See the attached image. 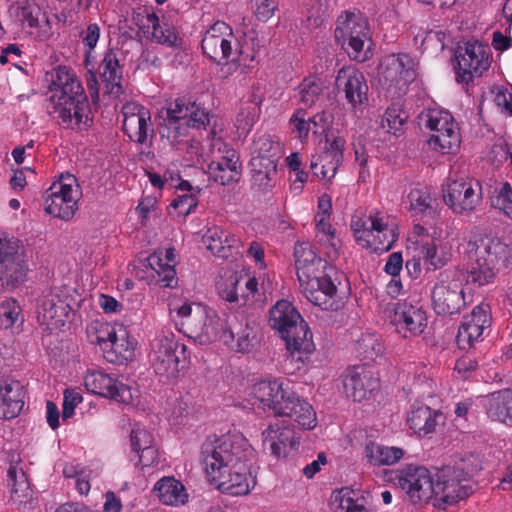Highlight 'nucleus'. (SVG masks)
Here are the masks:
<instances>
[{
    "mask_svg": "<svg viewBox=\"0 0 512 512\" xmlns=\"http://www.w3.org/2000/svg\"><path fill=\"white\" fill-rule=\"evenodd\" d=\"M365 457L374 466H390L396 464L404 456V450L399 447L385 446L373 441L364 448Z\"/></svg>",
    "mask_w": 512,
    "mask_h": 512,
    "instance_id": "44",
    "label": "nucleus"
},
{
    "mask_svg": "<svg viewBox=\"0 0 512 512\" xmlns=\"http://www.w3.org/2000/svg\"><path fill=\"white\" fill-rule=\"evenodd\" d=\"M186 346L177 341L173 332L160 333L151 343L149 354L154 372L169 380L178 376L180 364L187 359Z\"/></svg>",
    "mask_w": 512,
    "mask_h": 512,
    "instance_id": "12",
    "label": "nucleus"
},
{
    "mask_svg": "<svg viewBox=\"0 0 512 512\" xmlns=\"http://www.w3.org/2000/svg\"><path fill=\"white\" fill-rule=\"evenodd\" d=\"M263 446L276 457H285L288 450L296 449L299 437L289 428H281L278 424H270L262 433Z\"/></svg>",
    "mask_w": 512,
    "mask_h": 512,
    "instance_id": "33",
    "label": "nucleus"
},
{
    "mask_svg": "<svg viewBox=\"0 0 512 512\" xmlns=\"http://www.w3.org/2000/svg\"><path fill=\"white\" fill-rule=\"evenodd\" d=\"M490 325V308L481 303L473 308L469 315L464 316L458 329L457 343L461 349H468L478 342Z\"/></svg>",
    "mask_w": 512,
    "mask_h": 512,
    "instance_id": "27",
    "label": "nucleus"
},
{
    "mask_svg": "<svg viewBox=\"0 0 512 512\" xmlns=\"http://www.w3.org/2000/svg\"><path fill=\"white\" fill-rule=\"evenodd\" d=\"M222 341L237 352L249 353L259 343L258 331L255 326L248 323L245 325H230L223 333Z\"/></svg>",
    "mask_w": 512,
    "mask_h": 512,
    "instance_id": "36",
    "label": "nucleus"
},
{
    "mask_svg": "<svg viewBox=\"0 0 512 512\" xmlns=\"http://www.w3.org/2000/svg\"><path fill=\"white\" fill-rule=\"evenodd\" d=\"M331 501L345 512H371L368 500L360 490L344 487L332 494Z\"/></svg>",
    "mask_w": 512,
    "mask_h": 512,
    "instance_id": "45",
    "label": "nucleus"
},
{
    "mask_svg": "<svg viewBox=\"0 0 512 512\" xmlns=\"http://www.w3.org/2000/svg\"><path fill=\"white\" fill-rule=\"evenodd\" d=\"M136 24L145 35L157 43L173 46L178 38L174 29L167 23H160L155 13L148 9H143L136 13Z\"/></svg>",
    "mask_w": 512,
    "mask_h": 512,
    "instance_id": "32",
    "label": "nucleus"
},
{
    "mask_svg": "<svg viewBox=\"0 0 512 512\" xmlns=\"http://www.w3.org/2000/svg\"><path fill=\"white\" fill-rule=\"evenodd\" d=\"M457 471L452 466H446L437 474L435 500L439 507L453 505L471 494L470 481Z\"/></svg>",
    "mask_w": 512,
    "mask_h": 512,
    "instance_id": "20",
    "label": "nucleus"
},
{
    "mask_svg": "<svg viewBox=\"0 0 512 512\" xmlns=\"http://www.w3.org/2000/svg\"><path fill=\"white\" fill-rule=\"evenodd\" d=\"M405 120V112L399 106L393 104L386 109L381 125L387 132L397 135L402 132Z\"/></svg>",
    "mask_w": 512,
    "mask_h": 512,
    "instance_id": "58",
    "label": "nucleus"
},
{
    "mask_svg": "<svg viewBox=\"0 0 512 512\" xmlns=\"http://www.w3.org/2000/svg\"><path fill=\"white\" fill-rule=\"evenodd\" d=\"M431 300L438 315L459 313L466 305L460 273L453 270L441 272L432 288Z\"/></svg>",
    "mask_w": 512,
    "mask_h": 512,
    "instance_id": "15",
    "label": "nucleus"
},
{
    "mask_svg": "<svg viewBox=\"0 0 512 512\" xmlns=\"http://www.w3.org/2000/svg\"><path fill=\"white\" fill-rule=\"evenodd\" d=\"M24 386L17 380L0 379V419L17 417L24 407Z\"/></svg>",
    "mask_w": 512,
    "mask_h": 512,
    "instance_id": "29",
    "label": "nucleus"
},
{
    "mask_svg": "<svg viewBox=\"0 0 512 512\" xmlns=\"http://www.w3.org/2000/svg\"><path fill=\"white\" fill-rule=\"evenodd\" d=\"M269 322L285 341L290 357L296 361L303 363L315 350L307 323L289 301L280 300L271 308Z\"/></svg>",
    "mask_w": 512,
    "mask_h": 512,
    "instance_id": "6",
    "label": "nucleus"
},
{
    "mask_svg": "<svg viewBox=\"0 0 512 512\" xmlns=\"http://www.w3.org/2000/svg\"><path fill=\"white\" fill-rule=\"evenodd\" d=\"M346 140L339 134L330 133L326 135L325 145L321 153L333 156L343 161Z\"/></svg>",
    "mask_w": 512,
    "mask_h": 512,
    "instance_id": "63",
    "label": "nucleus"
},
{
    "mask_svg": "<svg viewBox=\"0 0 512 512\" xmlns=\"http://www.w3.org/2000/svg\"><path fill=\"white\" fill-rule=\"evenodd\" d=\"M261 96H254L250 105L242 108L236 118L237 128L248 132L257 121L260 114Z\"/></svg>",
    "mask_w": 512,
    "mask_h": 512,
    "instance_id": "57",
    "label": "nucleus"
},
{
    "mask_svg": "<svg viewBox=\"0 0 512 512\" xmlns=\"http://www.w3.org/2000/svg\"><path fill=\"white\" fill-rule=\"evenodd\" d=\"M82 195L80 185L72 174H62L45 191L44 211L56 218L68 221L78 210V201Z\"/></svg>",
    "mask_w": 512,
    "mask_h": 512,
    "instance_id": "10",
    "label": "nucleus"
},
{
    "mask_svg": "<svg viewBox=\"0 0 512 512\" xmlns=\"http://www.w3.org/2000/svg\"><path fill=\"white\" fill-rule=\"evenodd\" d=\"M250 166L252 188L261 193L272 190L277 178V163L267 159L252 158Z\"/></svg>",
    "mask_w": 512,
    "mask_h": 512,
    "instance_id": "40",
    "label": "nucleus"
},
{
    "mask_svg": "<svg viewBox=\"0 0 512 512\" xmlns=\"http://www.w3.org/2000/svg\"><path fill=\"white\" fill-rule=\"evenodd\" d=\"M389 317L396 331L405 338L420 335L427 326L425 311L407 301L394 303Z\"/></svg>",
    "mask_w": 512,
    "mask_h": 512,
    "instance_id": "23",
    "label": "nucleus"
},
{
    "mask_svg": "<svg viewBox=\"0 0 512 512\" xmlns=\"http://www.w3.org/2000/svg\"><path fill=\"white\" fill-rule=\"evenodd\" d=\"M102 469L99 465L82 466L76 462H67L63 466L62 474L65 478L75 479V487L80 495H88L91 483L100 477Z\"/></svg>",
    "mask_w": 512,
    "mask_h": 512,
    "instance_id": "37",
    "label": "nucleus"
},
{
    "mask_svg": "<svg viewBox=\"0 0 512 512\" xmlns=\"http://www.w3.org/2000/svg\"><path fill=\"white\" fill-rule=\"evenodd\" d=\"M281 154L282 149L280 143L274 140L270 135L263 134L254 139L252 144V158H259L261 160L267 159L278 163Z\"/></svg>",
    "mask_w": 512,
    "mask_h": 512,
    "instance_id": "47",
    "label": "nucleus"
},
{
    "mask_svg": "<svg viewBox=\"0 0 512 512\" xmlns=\"http://www.w3.org/2000/svg\"><path fill=\"white\" fill-rule=\"evenodd\" d=\"M202 49L204 54L218 63L225 60L244 68L253 67L257 53L247 39H239L232 28L222 21L215 22L204 33Z\"/></svg>",
    "mask_w": 512,
    "mask_h": 512,
    "instance_id": "7",
    "label": "nucleus"
},
{
    "mask_svg": "<svg viewBox=\"0 0 512 512\" xmlns=\"http://www.w3.org/2000/svg\"><path fill=\"white\" fill-rule=\"evenodd\" d=\"M456 60L457 82L468 84L490 67V49L478 41L467 42L458 48Z\"/></svg>",
    "mask_w": 512,
    "mask_h": 512,
    "instance_id": "18",
    "label": "nucleus"
},
{
    "mask_svg": "<svg viewBox=\"0 0 512 512\" xmlns=\"http://www.w3.org/2000/svg\"><path fill=\"white\" fill-rule=\"evenodd\" d=\"M48 110L65 128L81 129L88 126L89 103L75 72L67 66H58L51 75Z\"/></svg>",
    "mask_w": 512,
    "mask_h": 512,
    "instance_id": "2",
    "label": "nucleus"
},
{
    "mask_svg": "<svg viewBox=\"0 0 512 512\" xmlns=\"http://www.w3.org/2000/svg\"><path fill=\"white\" fill-rule=\"evenodd\" d=\"M324 83L319 78H306L298 86L299 102L309 108L323 99Z\"/></svg>",
    "mask_w": 512,
    "mask_h": 512,
    "instance_id": "51",
    "label": "nucleus"
},
{
    "mask_svg": "<svg viewBox=\"0 0 512 512\" xmlns=\"http://www.w3.org/2000/svg\"><path fill=\"white\" fill-rule=\"evenodd\" d=\"M452 467L470 481L471 477L482 470V459L479 455L468 454L457 461Z\"/></svg>",
    "mask_w": 512,
    "mask_h": 512,
    "instance_id": "61",
    "label": "nucleus"
},
{
    "mask_svg": "<svg viewBox=\"0 0 512 512\" xmlns=\"http://www.w3.org/2000/svg\"><path fill=\"white\" fill-rule=\"evenodd\" d=\"M7 476L13 501L23 503L31 498L30 484L21 467L11 464L7 470Z\"/></svg>",
    "mask_w": 512,
    "mask_h": 512,
    "instance_id": "46",
    "label": "nucleus"
},
{
    "mask_svg": "<svg viewBox=\"0 0 512 512\" xmlns=\"http://www.w3.org/2000/svg\"><path fill=\"white\" fill-rule=\"evenodd\" d=\"M123 131L135 143L144 144L153 136L150 111L136 103L127 102L122 107Z\"/></svg>",
    "mask_w": 512,
    "mask_h": 512,
    "instance_id": "24",
    "label": "nucleus"
},
{
    "mask_svg": "<svg viewBox=\"0 0 512 512\" xmlns=\"http://www.w3.org/2000/svg\"><path fill=\"white\" fill-rule=\"evenodd\" d=\"M71 307L56 291H47L38 299L37 319L48 330H57L66 324Z\"/></svg>",
    "mask_w": 512,
    "mask_h": 512,
    "instance_id": "25",
    "label": "nucleus"
},
{
    "mask_svg": "<svg viewBox=\"0 0 512 512\" xmlns=\"http://www.w3.org/2000/svg\"><path fill=\"white\" fill-rule=\"evenodd\" d=\"M100 75L102 79L110 84L112 87L119 88L120 80L122 78V68L119 64L117 52L110 49L108 50L99 66Z\"/></svg>",
    "mask_w": 512,
    "mask_h": 512,
    "instance_id": "53",
    "label": "nucleus"
},
{
    "mask_svg": "<svg viewBox=\"0 0 512 512\" xmlns=\"http://www.w3.org/2000/svg\"><path fill=\"white\" fill-rule=\"evenodd\" d=\"M168 311L176 329L201 345L222 340L227 331L226 321L214 310L181 296L170 298Z\"/></svg>",
    "mask_w": 512,
    "mask_h": 512,
    "instance_id": "4",
    "label": "nucleus"
},
{
    "mask_svg": "<svg viewBox=\"0 0 512 512\" xmlns=\"http://www.w3.org/2000/svg\"><path fill=\"white\" fill-rule=\"evenodd\" d=\"M147 261L149 267L157 274L158 281L164 287H174L177 284L174 248L157 250L147 258Z\"/></svg>",
    "mask_w": 512,
    "mask_h": 512,
    "instance_id": "35",
    "label": "nucleus"
},
{
    "mask_svg": "<svg viewBox=\"0 0 512 512\" xmlns=\"http://www.w3.org/2000/svg\"><path fill=\"white\" fill-rule=\"evenodd\" d=\"M84 385L93 394L129 404L133 400L131 388L118 379L102 372L89 371L84 377Z\"/></svg>",
    "mask_w": 512,
    "mask_h": 512,
    "instance_id": "26",
    "label": "nucleus"
},
{
    "mask_svg": "<svg viewBox=\"0 0 512 512\" xmlns=\"http://www.w3.org/2000/svg\"><path fill=\"white\" fill-rule=\"evenodd\" d=\"M398 484L412 502L427 501L435 496V482L429 470L422 466H408L400 471Z\"/></svg>",
    "mask_w": 512,
    "mask_h": 512,
    "instance_id": "22",
    "label": "nucleus"
},
{
    "mask_svg": "<svg viewBox=\"0 0 512 512\" xmlns=\"http://www.w3.org/2000/svg\"><path fill=\"white\" fill-rule=\"evenodd\" d=\"M485 406L489 419L512 426V389H503L490 394Z\"/></svg>",
    "mask_w": 512,
    "mask_h": 512,
    "instance_id": "38",
    "label": "nucleus"
},
{
    "mask_svg": "<svg viewBox=\"0 0 512 512\" xmlns=\"http://www.w3.org/2000/svg\"><path fill=\"white\" fill-rule=\"evenodd\" d=\"M9 13L22 29H33L39 26L41 9L32 0L12 1Z\"/></svg>",
    "mask_w": 512,
    "mask_h": 512,
    "instance_id": "43",
    "label": "nucleus"
},
{
    "mask_svg": "<svg viewBox=\"0 0 512 512\" xmlns=\"http://www.w3.org/2000/svg\"><path fill=\"white\" fill-rule=\"evenodd\" d=\"M499 271V269L493 268L490 265L488 266L473 259H467L468 282L478 286L492 283Z\"/></svg>",
    "mask_w": 512,
    "mask_h": 512,
    "instance_id": "54",
    "label": "nucleus"
},
{
    "mask_svg": "<svg viewBox=\"0 0 512 512\" xmlns=\"http://www.w3.org/2000/svg\"><path fill=\"white\" fill-rule=\"evenodd\" d=\"M23 321L22 309L15 299H7L0 304V329H7Z\"/></svg>",
    "mask_w": 512,
    "mask_h": 512,
    "instance_id": "56",
    "label": "nucleus"
},
{
    "mask_svg": "<svg viewBox=\"0 0 512 512\" xmlns=\"http://www.w3.org/2000/svg\"><path fill=\"white\" fill-rule=\"evenodd\" d=\"M252 396L259 408L270 410L275 416L289 417L302 429H313L316 426L313 407L280 380L256 383L252 387Z\"/></svg>",
    "mask_w": 512,
    "mask_h": 512,
    "instance_id": "5",
    "label": "nucleus"
},
{
    "mask_svg": "<svg viewBox=\"0 0 512 512\" xmlns=\"http://www.w3.org/2000/svg\"><path fill=\"white\" fill-rule=\"evenodd\" d=\"M356 351L365 360H373L382 352V345L375 334H363L356 341Z\"/></svg>",
    "mask_w": 512,
    "mask_h": 512,
    "instance_id": "59",
    "label": "nucleus"
},
{
    "mask_svg": "<svg viewBox=\"0 0 512 512\" xmlns=\"http://www.w3.org/2000/svg\"><path fill=\"white\" fill-rule=\"evenodd\" d=\"M407 202L413 215H422L433 211L435 198L427 187H415L408 193Z\"/></svg>",
    "mask_w": 512,
    "mask_h": 512,
    "instance_id": "48",
    "label": "nucleus"
},
{
    "mask_svg": "<svg viewBox=\"0 0 512 512\" xmlns=\"http://www.w3.org/2000/svg\"><path fill=\"white\" fill-rule=\"evenodd\" d=\"M317 237L327 247V257L334 260L339 255L340 241L335 237V230L332 228L328 217H315Z\"/></svg>",
    "mask_w": 512,
    "mask_h": 512,
    "instance_id": "49",
    "label": "nucleus"
},
{
    "mask_svg": "<svg viewBox=\"0 0 512 512\" xmlns=\"http://www.w3.org/2000/svg\"><path fill=\"white\" fill-rule=\"evenodd\" d=\"M27 271L20 241L0 232V289L17 287L25 280Z\"/></svg>",
    "mask_w": 512,
    "mask_h": 512,
    "instance_id": "14",
    "label": "nucleus"
},
{
    "mask_svg": "<svg viewBox=\"0 0 512 512\" xmlns=\"http://www.w3.org/2000/svg\"><path fill=\"white\" fill-rule=\"evenodd\" d=\"M443 199L454 213L468 215L482 202L481 184L470 178L448 180L443 188Z\"/></svg>",
    "mask_w": 512,
    "mask_h": 512,
    "instance_id": "17",
    "label": "nucleus"
},
{
    "mask_svg": "<svg viewBox=\"0 0 512 512\" xmlns=\"http://www.w3.org/2000/svg\"><path fill=\"white\" fill-rule=\"evenodd\" d=\"M509 256L508 245L498 238L479 237L469 241L466 246L467 259L479 261L499 270L506 266Z\"/></svg>",
    "mask_w": 512,
    "mask_h": 512,
    "instance_id": "21",
    "label": "nucleus"
},
{
    "mask_svg": "<svg viewBox=\"0 0 512 512\" xmlns=\"http://www.w3.org/2000/svg\"><path fill=\"white\" fill-rule=\"evenodd\" d=\"M416 72L412 58L403 53L390 54L381 60L378 67V83L389 98H400L408 91Z\"/></svg>",
    "mask_w": 512,
    "mask_h": 512,
    "instance_id": "9",
    "label": "nucleus"
},
{
    "mask_svg": "<svg viewBox=\"0 0 512 512\" xmlns=\"http://www.w3.org/2000/svg\"><path fill=\"white\" fill-rule=\"evenodd\" d=\"M342 162L343 161L338 160L333 156L320 152L312 156L310 168L317 178L325 181H331L335 177Z\"/></svg>",
    "mask_w": 512,
    "mask_h": 512,
    "instance_id": "50",
    "label": "nucleus"
},
{
    "mask_svg": "<svg viewBox=\"0 0 512 512\" xmlns=\"http://www.w3.org/2000/svg\"><path fill=\"white\" fill-rule=\"evenodd\" d=\"M443 415L438 410H433L422 402H415L407 416V424L414 433L426 436L435 431L439 420Z\"/></svg>",
    "mask_w": 512,
    "mask_h": 512,
    "instance_id": "34",
    "label": "nucleus"
},
{
    "mask_svg": "<svg viewBox=\"0 0 512 512\" xmlns=\"http://www.w3.org/2000/svg\"><path fill=\"white\" fill-rule=\"evenodd\" d=\"M135 342L128 337V332L122 326H118L115 338L108 343L104 351L105 358L118 365L124 364L134 357Z\"/></svg>",
    "mask_w": 512,
    "mask_h": 512,
    "instance_id": "41",
    "label": "nucleus"
},
{
    "mask_svg": "<svg viewBox=\"0 0 512 512\" xmlns=\"http://www.w3.org/2000/svg\"><path fill=\"white\" fill-rule=\"evenodd\" d=\"M203 242L213 255L227 259L231 256V250L236 247L238 239L234 234L214 225L207 229Z\"/></svg>",
    "mask_w": 512,
    "mask_h": 512,
    "instance_id": "39",
    "label": "nucleus"
},
{
    "mask_svg": "<svg viewBox=\"0 0 512 512\" xmlns=\"http://www.w3.org/2000/svg\"><path fill=\"white\" fill-rule=\"evenodd\" d=\"M493 205L512 219V189L509 183L502 184L497 195L493 198Z\"/></svg>",
    "mask_w": 512,
    "mask_h": 512,
    "instance_id": "64",
    "label": "nucleus"
},
{
    "mask_svg": "<svg viewBox=\"0 0 512 512\" xmlns=\"http://www.w3.org/2000/svg\"><path fill=\"white\" fill-rule=\"evenodd\" d=\"M254 449L239 434L210 436L202 444L201 461L210 481L221 492L232 496L250 493L256 477L250 470Z\"/></svg>",
    "mask_w": 512,
    "mask_h": 512,
    "instance_id": "1",
    "label": "nucleus"
},
{
    "mask_svg": "<svg viewBox=\"0 0 512 512\" xmlns=\"http://www.w3.org/2000/svg\"><path fill=\"white\" fill-rule=\"evenodd\" d=\"M425 126L433 132L428 139L431 150L441 154H451L459 149L460 129L449 111L429 109L425 114Z\"/></svg>",
    "mask_w": 512,
    "mask_h": 512,
    "instance_id": "13",
    "label": "nucleus"
},
{
    "mask_svg": "<svg viewBox=\"0 0 512 512\" xmlns=\"http://www.w3.org/2000/svg\"><path fill=\"white\" fill-rule=\"evenodd\" d=\"M191 102L178 98L159 111V132L171 145L180 143L188 135V120Z\"/></svg>",
    "mask_w": 512,
    "mask_h": 512,
    "instance_id": "19",
    "label": "nucleus"
},
{
    "mask_svg": "<svg viewBox=\"0 0 512 512\" xmlns=\"http://www.w3.org/2000/svg\"><path fill=\"white\" fill-rule=\"evenodd\" d=\"M251 8L257 20L267 22L277 11L278 3L275 0H251Z\"/></svg>",
    "mask_w": 512,
    "mask_h": 512,
    "instance_id": "62",
    "label": "nucleus"
},
{
    "mask_svg": "<svg viewBox=\"0 0 512 512\" xmlns=\"http://www.w3.org/2000/svg\"><path fill=\"white\" fill-rule=\"evenodd\" d=\"M219 293L228 302L243 299L248 303L255 298L258 291V282L255 277L248 274H232L224 284L218 285Z\"/></svg>",
    "mask_w": 512,
    "mask_h": 512,
    "instance_id": "31",
    "label": "nucleus"
},
{
    "mask_svg": "<svg viewBox=\"0 0 512 512\" xmlns=\"http://www.w3.org/2000/svg\"><path fill=\"white\" fill-rule=\"evenodd\" d=\"M420 253L425 263L433 269H439L445 266L452 256L450 248L447 245H436L435 243L422 245Z\"/></svg>",
    "mask_w": 512,
    "mask_h": 512,
    "instance_id": "55",
    "label": "nucleus"
},
{
    "mask_svg": "<svg viewBox=\"0 0 512 512\" xmlns=\"http://www.w3.org/2000/svg\"><path fill=\"white\" fill-rule=\"evenodd\" d=\"M289 126L291 132L295 133L302 143L307 141L311 131V124L308 114L304 109L299 108L294 111L289 119Z\"/></svg>",
    "mask_w": 512,
    "mask_h": 512,
    "instance_id": "60",
    "label": "nucleus"
},
{
    "mask_svg": "<svg viewBox=\"0 0 512 512\" xmlns=\"http://www.w3.org/2000/svg\"><path fill=\"white\" fill-rule=\"evenodd\" d=\"M211 161L207 166L209 178L220 185L237 182L241 176V163L237 152L221 138L210 141Z\"/></svg>",
    "mask_w": 512,
    "mask_h": 512,
    "instance_id": "16",
    "label": "nucleus"
},
{
    "mask_svg": "<svg viewBox=\"0 0 512 512\" xmlns=\"http://www.w3.org/2000/svg\"><path fill=\"white\" fill-rule=\"evenodd\" d=\"M295 266L300 289L305 298L324 310L333 309L337 287L335 268L317 256L310 243H298L294 248Z\"/></svg>",
    "mask_w": 512,
    "mask_h": 512,
    "instance_id": "3",
    "label": "nucleus"
},
{
    "mask_svg": "<svg viewBox=\"0 0 512 512\" xmlns=\"http://www.w3.org/2000/svg\"><path fill=\"white\" fill-rule=\"evenodd\" d=\"M335 39L357 62H365L373 55L369 25L360 12L346 11L337 18Z\"/></svg>",
    "mask_w": 512,
    "mask_h": 512,
    "instance_id": "8",
    "label": "nucleus"
},
{
    "mask_svg": "<svg viewBox=\"0 0 512 512\" xmlns=\"http://www.w3.org/2000/svg\"><path fill=\"white\" fill-rule=\"evenodd\" d=\"M378 388V381L373 373L363 366L349 369L344 378V390L347 397L354 401L367 399Z\"/></svg>",
    "mask_w": 512,
    "mask_h": 512,
    "instance_id": "30",
    "label": "nucleus"
},
{
    "mask_svg": "<svg viewBox=\"0 0 512 512\" xmlns=\"http://www.w3.org/2000/svg\"><path fill=\"white\" fill-rule=\"evenodd\" d=\"M117 329L118 326L106 322L92 321L86 328L87 339L91 344L99 345L104 352L111 339L115 338Z\"/></svg>",
    "mask_w": 512,
    "mask_h": 512,
    "instance_id": "52",
    "label": "nucleus"
},
{
    "mask_svg": "<svg viewBox=\"0 0 512 512\" xmlns=\"http://www.w3.org/2000/svg\"><path fill=\"white\" fill-rule=\"evenodd\" d=\"M335 85L349 104L357 107L368 99V85L362 72L354 66H346L338 71Z\"/></svg>",
    "mask_w": 512,
    "mask_h": 512,
    "instance_id": "28",
    "label": "nucleus"
},
{
    "mask_svg": "<svg viewBox=\"0 0 512 512\" xmlns=\"http://www.w3.org/2000/svg\"><path fill=\"white\" fill-rule=\"evenodd\" d=\"M153 491L162 504L170 506L183 505L188 501L184 485L174 477H163L156 482Z\"/></svg>",
    "mask_w": 512,
    "mask_h": 512,
    "instance_id": "42",
    "label": "nucleus"
},
{
    "mask_svg": "<svg viewBox=\"0 0 512 512\" xmlns=\"http://www.w3.org/2000/svg\"><path fill=\"white\" fill-rule=\"evenodd\" d=\"M350 226L356 242L375 252L388 251L397 239L394 229L385 222L380 213L354 215Z\"/></svg>",
    "mask_w": 512,
    "mask_h": 512,
    "instance_id": "11",
    "label": "nucleus"
}]
</instances>
